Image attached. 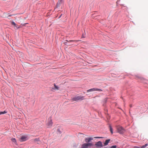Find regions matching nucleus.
Masks as SVG:
<instances>
[{
    "label": "nucleus",
    "mask_w": 148,
    "mask_h": 148,
    "mask_svg": "<svg viewBox=\"0 0 148 148\" xmlns=\"http://www.w3.org/2000/svg\"><path fill=\"white\" fill-rule=\"evenodd\" d=\"M109 127H110V131L111 134H112L113 133L112 128L111 126L110 125L109 126Z\"/></svg>",
    "instance_id": "obj_14"
},
{
    "label": "nucleus",
    "mask_w": 148,
    "mask_h": 148,
    "mask_svg": "<svg viewBox=\"0 0 148 148\" xmlns=\"http://www.w3.org/2000/svg\"><path fill=\"white\" fill-rule=\"evenodd\" d=\"M118 132L120 134H123L125 131V130L122 127H119L117 128Z\"/></svg>",
    "instance_id": "obj_3"
},
{
    "label": "nucleus",
    "mask_w": 148,
    "mask_h": 148,
    "mask_svg": "<svg viewBox=\"0 0 148 148\" xmlns=\"http://www.w3.org/2000/svg\"><path fill=\"white\" fill-rule=\"evenodd\" d=\"M54 86L55 87V88L57 90H59V88L56 86L55 84H54Z\"/></svg>",
    "instance_id": "obj_18"
},
{
    "label": "nucleus",
    "mask_w": 148,
    "mask_h": 148,
    "mask_svg": "<svg viewBox=\"0 0 148 148\" xmlns=\"http://www.w3.org/2000/svg\"><path fill=\"white\" fill-rule=\"evenodd\" d=\"M95 145L97 147H103V145L101 142L99 141L97 142L95 144Z\"/></svg>",
    "instance_id": "obj_6"
},
{
    "label": "nucleus",
    "mask_w": 148,
    "mask_h": 148,
    "mask_svg": "<svg viewBox=\"0 0 148 148\" xmlns=\"http://www.w3.org/2000/svg\"><path fill=\"white\" fill-rule=\"evenodd\" d=\"M11 140L14 143V144L16 145L17 144V143L16 140L15 138H12L11 139Z\"/></svg>",
    "instance_id": "obj_11"
},
{
    "label": "nucleus",
    "mask_w": 148,
    "mask_h": 148,
    "mask_svg": "<svg viewBox=\"0 0 148 148\" xmlns=\"http://www.w3.org/2000/svg\"><path fill=\"white\" fill-rule=\"evenodd\" d=\"M12 16V15H9L8 16Z\"/></svg>",
    "instance_id": "obj_23"
},
{
    "label": "nucleus",
    "mask_w": 148,
    "mask_h": 148,
    "mask_svg": "<svg viewBox=\"0 0 148 148\" xmlns=\"http://www.w3.org/2000/svg\"><path fill=\"white\" fill-rule=\"evenodd\" d=\"M94 91H102V90L99 89H98L96 88H92L88 90L87 91V92H92Z\"/></svg>",
    "instance_id": "obj_5"
},
{
    "label": "nucleus",
    "mask_w": 148,
    "mask_h": 148,
    "mask_svg": "<svg viewBox=\"0 0 148 148\" xmlns=\"http://www.w3.org/2000/svg\"><path fill=\"white\" fill-rule=\"evenodd\" d=\"M66 41L69 42H77V40H70L69 41L66 40Z\"/></svg>",
    "instance_id": "obj_15"
},
{
    "label": "nucleus",
    "mask_w": 148,
    "mask_h": 148,
    "mask_svg": "<svg viewBox=\"0 0 148 148\" xmlns=\"http://www.w3.org/2000/svg\"><path fill=\"white\" fill-rule=\"evenodd\" d=\"M116 146L114 145V146H111V147H110V148H116Z\"/></svg>",
    "instance_id": "obj_21"
},
{
    "label": "nucleus",
    "mask_w": 148,
    "mask_h": 148,
    "mask_svg": "<svg viewBox=\"0 0 148 148\" xmlns=\"http://www.w3.org/2000/svg\"><path fill=\"white\" fill-rule=\"evenodd\" d=\"M93 138L92 137H88L85 139V141L87 143H89L91 140H93Z\"/></svg>",
    "instance_id": "obj_7"
},
{
    "label": "nucleus",
    "mask_w": 148,
    "mask_h": 148,
    "mask_svg": "<svg viewBox=\"0 0 148 148\" xmlns=\"http://www.w3.org/2000/svg\"><path fill=\"white\" fill-rule=\"evenodd\" d=\"M33 141L35 143L37 142H40V140L39 138H36L33 140Z\"/></svg>",
    "instance_id": "obj_10"
},
{
    "label": "nucleus",
    "mask_w": 148,
    "mask_h": 148,
    "mask_svg": "<svg viewBox=\"0 0 148 148\" xmlns=\"http://www.w3.org/2000/svg\"><path fill=\"white\" fill-rule=\"evenodd\" d=\"M110 140V139H108L106 140L105 141V142L104 143V144L105 145H108V144L109 143V141Z\"/></svg>",
    "instance_id": "obj_9"
},
{
    "label": "nucleus",
    "mask_w": 148,
    "mask_h": 148,
    "mask_svg": "<svg viewBox=\"0 0 148 148\" xmlns=\"http://www.w3.org/2000/svg\"><path fill=\"white\" fill-rule=\"evenodd\" d=\"M148 145V144L147 143H146V144L145 145H143V146H141V148H145V147H146Z\"/></svg>",
    "instance_id": "obj_16"
},
{
    "label": "nucleus",
    "mask_w": 148,
    "mask_h": 148,
    "mask_svg": "<svg viewBox=\"0 0 148 148\" xmlns=\"http://www.w3.org/2000/svg\"><path fill=\"white\" fill-rule=\"evenodd\" d=\"M12 25H14V26L16 25V24L14 22H13V21L12 22Z\"/></svg>",
    "instance_id": "obj_20"
},
{
    "label": "nucleus",
    "mask_w": 148,
    "mask_h": 148,
    "mask_svg": "<svg viewBox=\"0 0 148 148\" xmlns=\"http://www.w3.org/2000/svg\"><path fill=\"white\" fill-rule=\"evenodd\" d=\"M130 107H132V105H130Z\"/></svg>",
    "instance_id": "obj_24"
},
{
    "label": "nucleus",
    "mask_w": 148,
    "mask_h": 148,
    "mask_svg": "<svg viewBox=\"0 0 148 148\" xmlns=\"http://www.w3.org/2000/svg\"><path fill=\"white\" fill-rule=\"evenodd\" d=\"M103 137H95L94 138H103Z\"/></svg>",
    "instance_id": "obj_19"
},
{
    "label": "nucleus",
    "mask_w": 148,
    "mask_h": 148,
    "mask_svg": "<svg viewBox=\"0 0 148 148\" xmlns=\"http://www.w3.org/2000/svg\"><path fill=\"white\" fill-rule=\"evenodd\" d=\"M27 140V137L25 136H22L20 138V141H24L26 140Z\"/></svg>",
    "instance_id": "obj_8"
},
{
    "label": "nucleus",
    "mask_w": 148,
    "mask_h": 148,
    "mask_svg": "<svg viewBox=\"0 0 148 148\" xmlns=\"http://www.w3.org/2000/svg\"><path fill=\"white\" fill-rule=\"evenodd\" d=\"M61 4V1H58L56 5V8H58L60 6Z\"/></svg>",
    "instance_id": "obj_12"
},
{
    "label": "nucleus",
    "mask_w": 148,
    "mask_h": 148,
    "mask_svg": "<svg viewBox=\"0 0 148 148\" xmlns=\"http://www.w3.org/2000/svg\"><path fill=\"white\" fill-rule=\"evenodd\" d=\"M82 37L83 38H85V37L84 36V34H83L82 36Z\"/></svg>",
    "instance_id": "obj_22"
},
{
    "label": "nucleus",
    "mask_w": 148,
    "mask_h": 148,
    "mask_svg": "<svg viewBox=\"0 0 148 148\" xmlns=\"http://www.w3.org/2000/svg\"><path fill=\"white\" fill-rule=\"evenodd\" d=\"M93 145L91 143H84L81 145L80 148H91Z\"/></svg>",
    "instance_id": "obj_1"
},
{
    "label": "nucleus",
    "mask_w": 148,
    "mask_h": 148,
    "mask_svg": "<svg viewBox=\"0 0 148 148\" xmlns=\"http://www.w3.org/2000/svg\"><path fill=\"white\" fill-rule=\"evenodd\" d=\"M62 129L58 128L57 129V131L58 133L61 134V133Z\"/></svg>",
    "instance_id": "obj_13"
},
{
    "label": "nucleus",
    "mask_w": 148,
    "mask_h": 148,
    "mask_svg": "<svg viewBox=\"0 0 148 148\" xmlns=\"http://www.w3.org/2000/svg\"><path fill=\"white\" fill-rule=\"evenodd\" d=\"M48 121L47 123V125L49 127H50L53 124V122L51 117L49 118Z\"/></svg>",
    "instance_id": "obj_4"
},
{
    "label": "nucleus",
    "mask_w": 148,
    "mask_h": 148,
    "mask_svg": "<svg viewBox=\"0 0 148 148\" xmlns=\"http://www.w3.org/2000/svg\"><path fill=\"white\" fill-rule=\"evenodd\" d=\"M7 112L5 111H4L3 112H0V115L1 114H5Z\"/></svg>",
    "instance_id": "obj_17"
},
{
    "label": "nucleus",
    "mask_w": 148,
    "mask_h": 148,
    "mask_svg": "<svg viewBox=\"0 0 148 148\" xmlns=\"http://www.w3.org/2000/svg\"><path fill=\"white\" fill-rule=\"evenodd\" d=\"M84 97L77 96L74 97L72 100L73 101H77L79 100H82L84 99Z\"/></svg>",
    "instance_id": "obj_2"
}]
</instances>
